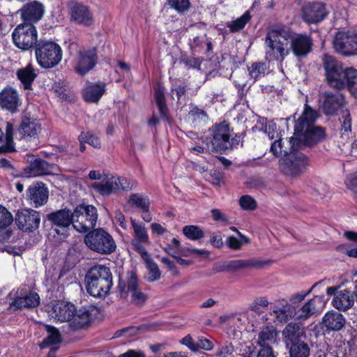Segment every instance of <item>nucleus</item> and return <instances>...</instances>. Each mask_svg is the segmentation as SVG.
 <instances>
[{"label":"nucleus","instance_id":"obj_1","mask_svg":"<svg viewBox=\"0 0 357 357\" xmlns=\"http://www.w3.org/2000/svg\"><path fill=\"white\" fill-rule=\"evenodd\" d=\"M317 118V110L307 103L305 104L301 116L294 124V134L297 136L296 138L298 139V146L300 141H303L307 145H312L324 139V129L314 126Z\"/></svg>","mask_w":357,"mask_h":357},{"label":"nucleus","instance_id":"obj_2","mask_svg":"<svg viewBox=\"0 0 357 357\" xmlns=\"http://www.w3.org/2000/svg\"><path fill=\"white\" fill-rule=\"evenodd\" d=\"M319 105L327 116L335 115L338 110L341 112L340 133L342 137H349L351 132V118L347 109H344V97L340 93L325 91L319 96Z\"/></svg>","mask_w":357,"mask_h":357},{"label":"nucleus","instance_id":"obj_3","mask_svg":"<svg viewBox=\"0 0 357 357\" xmlns=\"http://www.w3.org/2000/svg\"><path fill=\"white\" fill-rule=\"evenodd\" d=\"M289 30L284 27L268 30L264 43L266 59L269 61H282L289 53Z\"/></svg>","mask_w":357,"mask_h":357},{"label":"nucleus","instance_id":"obj_4","mask_svg":"<svg viewBox=\"0 0 357 357\" xmlns=\"http://www.w3.org/2000/svg\"><path fill=\"white\" fill-rule=\"evenodd\" d=\"M87 292L93 297L106 296L113 285L110 269L102 265L92 267L85 277Z\"/></svg>","mask_w":357,"mask_h":357},{"label":"nucleus","instance_id":"obj_5","mask_svg":"<svg viewBox=\"0 0 357 357\" xmlns=\"http://www.w3.org/2000/svg\"><path fill=\"white\" fill-rule=\"evenodd\" d=\"M51 316L60 322H69L70 326L75 329L85 326L89 321L87 312L76 311L74 305L63 301L54 305Z\"/></svg>","mask_w":357,"mask_h":357},{"label":"nucleus","instance_id":"obj_6","mask_svg":"<svg viewBox=\"0 0 357 357\" xmlns=\"http://www.w3.org/2000/svg\"><path fill=\"white\" fill-rule=\"evenodd\" d=\"M35 55L38 64L45 69L56 66L63 56L60 45L52 40H40L35 47Z\"/></svg>","mask_w":357,"mask_h":357},{"label":"nucleus","instance_id":"obj_7","mask_svg":"<svg viewBox=\"0 0 357 357\" xmlns=\"http://www.w3.org/2000/svg\"><path fill=\"white\" fill-rule=\"evenodd\" d=\"M323 65L328 84L337 89L346 88L349 68H344L340 62L328 54L323 57Z\"/></svg>","mask_w":357,"mask_h":357},{"label":"nucleus","instance_id":"obj_8","mask_svg":"<svg viewBox=\"0 0 357 357\" xmlns=\"http://www.w3.org/2000/svg\"><path fill=\"white\" fill-rule=\"evenodd\" d=\"M84 241L87 248L102 255L111 254L116 248L113 237L103 229H96L89 232Z\"/></svg>","mask_w":357,"mask_h":357},{"label":"nucleus","instance_id":"obj_9","mask_svg":"<svg viewBox=\"0 0 357 357\" xmlns=\"http://www.w3.org/2000/svg\"><path fill=\"white\" fill-rule=\"evenodd\" d=\"M73 226L79 232L93 228L98 219L96 208L92 205L80 204L73 212Z\"/></svg>","mask_w":357,"mask_h":357},{"label":"nucleus","instance_id":"obj_10","mask_svg":"<svg viewBox=\"0 0 357 357\" xmlns=\"http://www.w3.org/2000/svg\"><path fill=\"white\" fill-rule=\"evenodd\" d=\"M228 137H231L229 124L226 121L215 124L206 137L204 143L209 151H222L229 145Z\"/></svg>","mask_w":357,"mask_h":357},{"label":"nucleus","instance_id":"obj_11","mask_svg":"<svg viewBox=\"0 0 357 357\" xmlns=\"http://www.w3.org/2000/svg\"><path fill=\"white\" fill-rule=\"evenodd\" d=\"M89 186L94 192L104 197L130 188L126 178L108 175H105L100 181L92 182Z\"/></svg>","mask_w":357,"mask_h":357},{"label":"nucleus","instance_id":"obj_12","mask_svg":"<svg viewBox=\"0 0 357 357\" xmlns=\"http://www.w3.org/2000/svg\"><path fill=\"white\" fill-rule=\"evenodd\" d=\"M15 45L22 50H29L38 43V31L33 24H20L12 33Z\"/></svg>","mask_w":357,"mask_h":357},{"label":"nucleus","instance_id":"obj_13","mask_svg":"<svg viewBox=\"0 0 357 357\" xmlns=\"http://www.w3.org/2000/svg\"><path fill=\"white\" fill-rule=\"evenodd\" d=\"M309 164L308 158L302 153L291 151L280 161V168L286 175L296 176L301 174Z\"/></svg>","mask_w":357,"mask_h":357},{"label":"nucleus","instance_id":"obj_14","mask_svg":"<svg viewBox=\"0 0 357 357\" xmlns=\"http://www.w3.org/2000/svg\"><path fill=\"white\" fill-rule=\"evenodd\" d=\"M333 47L344 56L357 55V32L338 31L333 40Z\"/></svg>","mask_w":357,"mask_h":357},{"label":"nucleus","instance_id":"obj_15","mask_svg":"<svg viewBox=\"0 0 357 357\" xmlns=\"http://www.w3.org/2000/svg\"><path fill=\"white\" fill-rule=\"evenodd\" d=\"M121 297H130V301L136 305H142L147 299V296L143 293L139 285L135 274L130 273L126 283L120 282L119 285Z\"/></svg>","mask_w":357,"mask_h":357},{"label":"nucleus","instance_id":"obj_16","mask_svg":"<svg viewBox=\"0 0 357 357\" xmlns=\"http://www.w3.org/2000/svg\"><path fill=\"white\" fill-rule=\"evenodd\" d=\"M97 63L96 49L89 48L80 50L74 61V68L79 75H84L91 70Z\"/></svg>","mask_w":357,"mask_h":357},{"label":"nucleus","instance_id":"obj_17","mask_svg":"<svg viewBox=\"0 0 357 357\" xmlns=\"http://www.w3.org/2000/svg\"><path fill=\"white\" fill-rule=\"evenodd\" d=\"M15 222L17 227L24 231H32L38 228L40 216L38 211L31 208L18 211Z\"/></svg>","mask_w":357,"mask_h":357},{"label":"nucleus","instance_id":"obj_18","mask_svg":"<svg viewBox=\"0 0 357 357\" xmlns=\"http://www.w3.org/2000/svg\"><path fill=\"white\" fill-rule=\"evenodd\" d=\"M305 22H321L328 15L326 4L322 2H307L301 8Z\"/></svg>","mask_w":357,"mask_h":357},{"label":"nucleus","instance_id":"obj_19","mask_svg":"<svg viewBox=\"0 0 357 357\" xmlns=\"http://www.w3.org/2000/svg\"><path fill=\"white\" fill-rule=\"evenodd\" d=\"M326 305L324 296H315L297 310L296 320L305 321L321 312Z\"/></svg>","mask_w":357,"mask_h":357},{"label":"nucleus","instance_id":"obj_20","mask_svg":"<svg viewBox=\"0 0 357 357\" xmlns=\"http://www.w3.org/2000/svg\"><path fill=\"white\" fill-rule=\"evenodd\" d=\"M17 130L21 139L31 142L39 138L42 128L41 124L36 119L24 117Z\"/></svg>","mask_w":357,"mask_h":357},{"label":"nucleus","instance_id":"obj_21","mask_svg":"<svg viewBox=\"0 0 357 357\" xmlns=\"http://www.w3.org/2000/svg\"><path fill=\"white\" fill-rule=\"evenodd\" d=\"M131 225L133 229L134 237L131 242V245L139 254L145 255L147 251L143 245H149L151 244L145 225L142 222H137L132 218H131Z\"/></svg>","mask_w":357,"mask_h":357},{"label":"nucleus","instance_id":"obj_22","mask_svg":"<svg viewBox=\"0 0 357 357\" xmlns=\"http://www.w3.org/2000/svg\"><path fill=\"white\" fill-rule=\"evenodd\" d=\"M22 22H38L44 15V6L37 1H33L24 4L22 8L17 10Z\"/></svg>","mask_w":357,"mask_h":357},{"label":"nucleus","instance_id":"obj_23","mask_svg":"<svg viewBox=\"0 0 357 357\" xmlns=\"http://www.w3.org/2000/svg\"><path fill=\"white\" fill-rule=\"evenodd\" d=\"M289 42L293 53L296 56H305L311 52L312 42L305 35L297 34L289 30Z\"/></svg>","mask_w":357,"mask_h":357},{"label":"nucleus","instance_id":"obj_24","mask_svg":"<svg viewBox=\"0 0 357 357\" xmlns=\"http://www.w3.org/2000/svg\"><path fill=\"white\" fill-rule=\"evenodd\" d=\"M48 196V189L41 182L33 183L26 190L27 199L35 207H39L46 204Z\"/></svg>","mask_w":357,"mask_h":357},{"label":"nucleus","instance_id":"obj_25","mask_svg":"<svg viewBox=\"0 0 357 357\" xmlns=\"http://www.w3.org/2000/svg\"><path fill=\"white\" fill-rule=\"evenodd\" d=\"M20 105V98L17 90L6 87L0 92V107L12 113L17 110Z\"/></svg>","mask_w":357,"mask_h":357},{"label":"nucleus","instance_id":"obj_26","mask_svg":"<svg viewBox=\"0 0 357 357\" xmlns=\"http://www.w3.org/2000/svg\"><path fill=\"white\" fill-rule=\"evenodd\" d=\"M298 149V139L296 137L286 138L275 141L271 146V151L274 155L277 156L284 154L286 157L291 151Z\"/></svg>","mask_w":357,"mask_h":357},{"label":"nucleus","instance_id":"obj_27","mask_svg":"<svg viewBox=\"0 0 357 357\" xmlns=\"http://www.w3.org/2000/svg\"><path fill=\"white\" fill-rule=\"evenodd\" d=\"M322 324L329 331H340L345 324L344 317L334 310L326 312L322 318Z\"/></svg>","mask_w":357,"mask_h":357},{"label":"nucleus","instance_id":"obj_28","mask_svg":"<svg viewBox=\"0 0 357 357\" xmlns=\"http://www.w3.org/2000/svg\"><path fill=\"white\" fill-rule=\"evenodd\" d=\"M25 174L30 177H38L51 174V166L46 161L36 158L30 162L25 169Z\"/></svg>","mask_w":357,"mask_h":357},{"label":"nucleus","instance_id":"obj_29","mask_svg":"<svg viewBox=\"0 0 357 357\" xmlns=\"http://www.w3.org/2000/svg\"><path fill=\"white\" fill-rule=\"evenodd\" d=\"M273 313L278 321L287 322L292 318L296 319L297 310L287 301H282L280 306L274 309Z\"/></svg>","mask_w":357,"mask_h":357},{"label":"nucleus","instance_id":"obj_30","mask_svg":"<svg viewBox=\"0 0 357 357\" xmlns=\"http://www.w3.org/2000/svg\"><path fill=\"white\" fill-rule=\"evenodd\" d=\"M264 264L255 259H235L225 264L222 271H236L245 268L261 267Z\"/></svg>","mask_w":357,"mask_h":357},{"label":"nucleus","instance_id":"obj_31","mask_svg":"<svg viewBox=\"0 0 357 357\" xmlns=\"http://www.w3.org/2000/svg\"><path fill=\"white\" fill-rule=\"evenodd\" d=\"M354 303V298L353 294L346 289L337 292L332 301L333 306L342 311H345L351 307Z\"/></svg>","mask_w":357,"mask_h":357},{"label":"nucleus","instance_id":"obj_32","mask_svg":"<svg viewBox=\"0 0 357 357\" xmlns=\"http://www.w3.org/2000/svg\"><path fill=\"white\" fill-rule=\"evenodd\" d=\"M73 213L69 210L62 209L47 215L48 220L56 227L61 229L68 227L73 225Z\"/></svg>","mask_w":357,"mask_h":357},{"label":"nucleus","instance_id":"obj_33","mask_svg":"<svg viewBox=\"0 0 357 357\" xmlns=\"http://www.w3.org/2000/svg\"><path fill=\"white\" fill-rule=\"evenodd\" d=\"M39 304V295L36 292H31L25 296L17 297L10 303V307L14 310L22 307H36Z\"/></svg>","mask_w":357,"mask_h":357},{"label":"nucleus","instance_id":"obj_34","mask_svg":"<svg viewBox=\"0 0 357 357\" xmlns=\"http://www.w3.org/2000/svg\"><path fill=\"white\" fill-rule=\"evenodd\" d=\"M17 76L25 89H31V85L37 76L36 70L31 64L17 71Z\"/></svg>","mask_w":357,"mask_h":357},{"label":"nucleus","instance_id":"obj_35","mask_svg":"<svg viewBox=\"0 0 357 357\" xmlns=\"http://www.w3.org/2000/svg\"><path fill=\"white\" fill-rule=\"evenodd\" d=\"M105 91L104 84H90L83 92V96L86 102H97Z\"/></svg>","mask_w":357,"mask_h":357},{"label":"nucleus","instance_id":"obj_36","mask_svg":"<svg viewBox=\"0 0 357 357\" xmlns=\"http://www.w3.org/2000/svg\"><path fill=\"white\" fill-rule=\"evenodd\" d=\"M71 20L76 22H87L91 20L89 8L82 4L75 5L71 10Z\"/></svg>","mask_w":357,"mask_h":357},{"label":"nucleus","instance_id":"obj_37","mask_svg":"<svg viewBox=\"0 0 357 357\" xmlns=\"http://www.w3.org/2000/svg\"><path fill=\"white\" fill-rule=\"evenodd\" d=\"M282 335L284 339L293 343L304 335V331L298 324L289 323L283 330Z\"/></svg>","mask_w":357,"mask_h":357},{"label":"nucleus","instance_id":"obj_38","mask_svg":"<svg viewBox=\"0 0 357 357\" xmlns=\"http://www.w3.org/2000/svg\"><path fill=\"white\" fill-rule=\"evenodd\" d=\"M143 260L145 261L148 269V281L154 282L160 278V271L156 263L151 258L148 252L145 255H140Z\"/></svg>","mask_w":357,"mask_h":357},{"label":"nucleus","instance_id":"obj_39","mask_svg":"<svg viewBox=\"0 0 357 357\" xmlns=\"http://www.w3.org/2000/svg\"><path fill=\"white\" fill-rule=\"evenodd\" d=\"M310 353L309 345L301 340L291 343L289 348L290 357H309Z\"/></svg>","mask_w":357,"mask_h":357},{"label":"nucleus","instance_id":"obj_40","mask_svg":"<svg viewBox=\"0 0 357 357\" xmlns=\"http://www.w3.org/2000/svg\"><path fill=\"white\" fill-rule=\"evenodd\" d=\"M278 332L273 326H266L263 328L259 334L258 344L260 346L269 344L275 342Z\"/></svg>","mask_w":357,"mask_h":357},{"label":"nucleus","instance_id":"obj_41","mask_svg":"<svg viewBox=\"0 0 357 357\" xmlns=\"http://www.w3.org/2000/svg\"><path fill=\"white\" fill-rule=\"evenodd\" d=\"M128 203L135 206L140 211L149 208L150 201L149 197L144 194L134 193L130 196Z\"/></svg>","mask_w":357,"mask_h":357},{"label":"nucleus","instance_id":"obj_42","mask_svg":"<svg viewBox=\"0 0 357 357\" xmlns=\"http://www.w3.org/2000/svg\"><path fill=\"white\" fill-rule=\"evenodd\" d=\"M48 336L40 344V347L44 349L50 344H55L61 341V335L59 331L51 326H45Z\"/></svg>","mask_w":357,"mask_h":357},{"label":"nucleus","instance_id":"obj_43","mask_svg":"<svg viewBox=\"0 0 357 357\" xmlns=\"http://www.w3.org/2000/svg\"><path fill=\"white\" fill-rule=\"evenodd\" d=\"M79 142H86L96 149L101 147V142L99 137L93 132H82L79 135Z\"/></svg>","mask_w":357,"mask_h":357},{"label":"nucleus","instance_id":"obj_44","mask_svg":"<svg viewBox=\"0 0 357 357\" xmlns=\"http://www.w3.org/2000/svg\"><path fill=\"white\" fill-rule=\"evenodd\" d=\"M165 251L174 257L177 255L188 256V254L185 253V248H181L180 241L175 238H172L171 244L165 248Z\"/></svg>","mask_w":357,"mask_h":357},{"label":"nucleus","instance_id":"obj_45","mask_svg":"<svg viewBox=\"0 0 357 357\" xmlns=\"http://www.w3.org/2000/svg\"><path fill=\"white\" fill-rule=\"evenodd\" d=\"M184 235L192 241L199 240L204 236V231L201 228L195 225H187L183 229Z\"/></svg>","mask_w":357,"mask_h":357},{"label":"nucleus","instance_id":"obj_46","mask_svg":"<svg viewBox=\"0 0 357 357\" xmlns=\"http://www.w3.org/2000/svg\"><path fill=\"white\" fill-rule=\"evenodd\" d=\"M155 100L156 101L160 114L162 116H165L167 114V107L165 100L164 89L158 86L155 92Z\"/></svg>","mask_w":357,"mask_h":357},{"label":"nucleus","instance_id":"obj_47","mask_svg":"<svg viewBox=\"0 0 357 357\" xmlns=\"http://www.w3.org/2000/svg\"><path fill=\"white\" fill-rule=\"evenodd\" d=\"M167 4L180 14L186 12L191 5L190 0H167Z\"/></svg>","mask_w":357,"mask_h":357},{"label":"nucleus","instance_id":"obj_48","mask_svg":"<svg viewBox=\"0 0 357 357\" xmlns=\"http://www.w3.org/2000/svg\"><path fill=\"white\" fill-rule=\"evenodd\" d=\"M349 75L347 79L346 88L354 95H357V70L349 68Z\"/></svg>","mask_w":357,"mask_h":357},{"label":"nucleus","instance_id":"obj_49","mask_svg":"<svg viewBox=\"0 0 357 357\" xmlns=\"http://www.w3.org/2000/svg\"><path fill=\"white\" fill-rule=\"evenodd\" d=\"M266 70V65L261 62L253 63L248 68L249 74L255 80L264 76L265 75Z\"/></svg>","mask_w":357,"mask_h":357},{"label":"nucleus","instance_id":"obj_50","mask_svg":"<svg viewBox=\"0 0 357 357\" xmlns=\"http://www.w3.org/2000/svg\"><path fill=\"white\" fill-rule=\"evenodd\" d=\"M13 220L12 214L7 208L0 205V229H5L8 227Z\"/></svg>","mask_w":357,"mask_h":357},{"label":"nucleus","instance_id":"obj_51","mask_svg":"<svg viewBox=\"0 0 357 357\" xmlns=\"http://www.w3.org/2000/svg\"><path fill=\"white\" fill-rule=\"evenodd\" d=\"M239 205L245 211H253L257 206V202L250 195H243L239 199Z\"/></svg>","mask_w":357,"mask_h":357},{"label":"nucleus","instance_id":"obj_52","mask_svg":"<svg viewBox=\"0 0 357 357\" xmlns=\"http://www.w3.org/2000/svg\"><path fill=\"white\" fill-rule=\"evenodd\" d=\"M197 351L203 349L205 351H211L213 349L214 344L213 342L204 336H199L197 342Z\"/></svg>","mask_w":357,"mask_h":357},{"label":"nucleus","instance_id":"obj_53","mask_svg":"<svg viewBox=\"0 0 357 357\" xmlns=\"http://www.w3.org/2000/svg\"><path fill=\"white\" fill-rule=\"evenodd\" d=\"M345 183L348 188L357 193V172L350 174L347 178Z\"/></svg>","mask_w":357,"mask_h":357},{"label":"nucleus","instance_id":"obj_54","mask_svg":"<svg viewBox=\"0 0 357 357\" xmlns=\"http://www.w3.org/2000/svg\"><path fill=\"white\" fill-rule=\"evenodd\" d=\"M269 303L266 298L265 297H259L255 300L252 303L251 308L253 311L259 312L260 309L259 307H267Z\"/></svg>","mask_w":357,"mask_h":357},{"label":"nucleus","instance_id":"obj_55","mask_svg":"<svg viewBox=\"0 0 357 357\" xmlns=\"http://www.w3.org/2000/svg\"><path fill=\"white\" fill-rule=\"evenodd\" d=\"M234 352V347L231 344H226L220 347L216 353V356L219 357H227Z\"/></svg>","mask_w":357,"mask_h":357},{"label":"nucleus","instance_id":"obj_56","mask_svg":"<svg viewBox=\"0 0 357 357\" xmlns=\"http://www.w3.org/2000/svg\"><path fill=\"white\" fill-rule=\"evenodd\" d=\"M228 247L232 250H240L242 247V242L233 236L227 237L226 241Z\"/></svg>","mask_w":357,"mask_h":357},{"label":"nucleus","instance_id":"obj_57","mask_svg":"<svg viewBox=\"0 0 357 357\" xmlns=\"http://www.w3.org/2000/svg\"><path fill=\"white\" fill-rule=\"evenodd\" d=\"M181 342L189 348L192 351H197V342H195L191 335H188L184 337Z\"/></svg>","mask_w":357,"mask_h":357},{"label":"nucleus","instance_id":"obj_58","mask_svg":"<svg viewBox=\"0 0 357 357\" xmlns=\"http://www.w3.org/2000/svg\"><path fill=\"white\" fill-rule=\"evenodd\" d=\"M261 347V349L259 351L257 357H275L272 348L268 344Z\"/></svg>","mask_w":357,"mask_h":357},{"label":"nucleus","instance_id":"obj_59","mask_svg":"<svg viewBox=\"0 0 357 357\" xmlns=\"http://www.w3.org/2000/svg\"><path fill=\"white\" fill-rule=\"evenodd\" d=\"M275 128L276 126L275 123L269 122L268 124H266L264 128H262L261 130H263L264 132L268 135L269 139H272L274 138V132Z\"/></svg>","mask_w":357,"mask_h":357},{"label":"nucleus","instance_id":"obj_60","mask_svg":"<svg viewBox=\"0 0 357 357\" xmlns=\"http://www.w3.org/2000/svg\"><path fill=\"white\" fill-rule=\"evenodd\" d=\"M139 331V328H137V327H135V326L128 327V328L122 329L120 332L121 333L120 335L128 336V337L134 336L138 333Z\"/></svg>","mask_w":357,"mask_h":357},{"label":"nucleus","instance_id":"obj_61","mask_svg":"<svg viewBox=\"0 0 357 357\" xmlns=\"http://www.w3.org/2000/svg\"><path fill=\"white\" fill-rule=\"evenodd\" d=\"M241 141V137L240 135H235V136L231 138L228 137V142L229 143V145L227 146V150L237 147L240 144Z\"/></svg>","mask_w":357,"mask_h":357},{"label":"nucleus","instance_id":"obj_62","mask_svg":"<svg viewBox=\"0 0 357 357\" xmlns=\"http://www.w3.org/2000/svg\"><path fill=\"white\" fill-rule=\"evenodd\" d=\"M115 221L119 224L123 229H126L128 227L126 218L123 214L121 212H117L115 215Z\"/></svg>","mask_w":357,"mask_h":357},{"label":"nucleus","instance_id":"obj_63","mask_svg":"<svg viewBox=\"0 0 357 357\" xmlns=\"http://www.w3.org/2000/svg\"><path fill=\"white\" fill-rule=\"evenodd\" d=\"M106 174L101 173L100 171L91 170L89 173V178L95 181H100Z\"/></svg>","mask_w":357,"mask_h":357},{"label":"nucleus","instance_id":"obj_64","mask_svg":"<svg viewBox=\"0 0 357 357\" xmlns=\"http://www.w3.org/2000/svg\"><path fill=\"white\" fill-rule=\"evenodd\" d=\"M119 357H145V355L142 351L130 349L119 356Z\"/></svg>","mask_w":357,"mask_h":357}]
</instances>
